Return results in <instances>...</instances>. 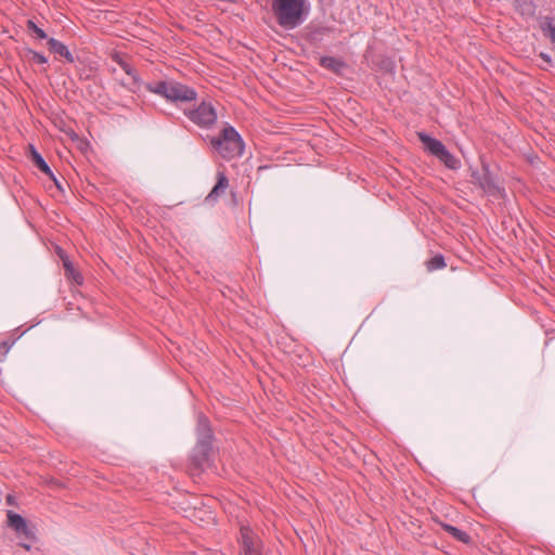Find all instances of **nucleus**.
I'll return each instance as SVG.
<instances>
[{"label": "nucleus", "instance_id": "f257e3e1", "mask_svg": "<svg viewBox=\"0 0 555 555\" xmlns=\"http://www.w3.org/2000/svg\"><path fill=\"white\" fill-rule=\"evenodd\" d=\"M271 8L278 25L293 30L307 21L311 3L309 0H272Z\"/></svg>", "mask_w": 555, "mask_h": 555}, {"label": "nucleus", "instance_id": "f03ea898", "mask_svg": "<svg viewBox=\"0 0 555 555\" xmlns=\"http://www.w3.org/2000/svg\"><path fill=\"white\" fill-rule=\"evenodd\" d=\"M144 88L149 92L175 104L189 103L197 99V92L194 88L175 79L145 82Z\"/></svg>", "mask_w": 555, "mask_h": 555}, {"label": "nucleus", "instance_id": "7ed1b4c3", "mask_svg": "<svg viewBox=\"0 0 555 555\" xmlns=\"http://www.w3.org/2000/svg\"><path fill=\"white\" fill-rule=\"evenodd\" d=\"M210 144L224 159L242 156L245 149L241 134L232 126L224 127L219 137L210 138Z\"/></svg>", "mask_w": 555, "mask_h": 555}, {"label": "nucleus", "instance_id": "20e7f679", "mask_svg": "<svg viewBox=\"0 0 555 555\" xmlns=\"http://www.w3.org/2000/svg\"><path fill=\"white\" fill-rule=\"evenodd\" d=\"M184 115L196 126L209 129L217 121V112L210 102L202 101L195 108L184 111Z\"/></svg>", "mask_w": 555, "mask_h": 555}, {"label": "nucleus", "instance_id": "39448f33", "mask_svg": "<svg viewBox=\"0 0 555 555\" xmlns=\"http://www.w3.org/2000/svg\"><path fill=\"white\" fill-rule=\"evenodd\" d=\"M470 177L472 182L478 185L483 193L495 197L503 196L504 190L498 184L495 177L490 172L488 165L483 164L481 171L473 170Z\"/></svg>", "mask_w": 555, "mask_h": 555}, {"label": "nucleus", "instance_id": "423d86ee", "mask_svg": "<svg viewBox=\"0 0 555 555\" xmlns=\"http://www.w3.org/2000/svg\"><path fill=\"white\" fill-rule=\"evenodd\" d=\"M240 543L242 555H262L261 541L248 527L241 528Z\"/></svg>", "mask_w": 555, "mask_h": 555}, {"label": "nucleus", "instance_id": "0eeeda50", "mask_svg": "<svg viewBox=\"0 0 555 555\" xmlns=\"http://www.w3.org/2000/svg\"><path fill=\"white\" fill-rule=\"evenodd\" d=\"M212 440H197L192 453V462L196 468L203 469L210 463Z\"/></svg>", "mask_w": 555, "mask_h": 555}, {"label": "nucleus", "instance_id": "6e6552de", "mask_svg": "<svg viewBox=\"0 0 555 555\" xmlns=\"http://www.w3.org/2000/svg\"><path fill=\"white\" fill-rule=\"evenodd\" d=\"M7 516L9 527L18 535L24 537L29 541H34L36 539L34 530L28 526L26 519L20 514L14 513L13 511H8Z\"/></svg>", "mask_w": 555, "mask_h": 555}, {"label": "nucleus", "instance_id": "1a4fd4ad", "mask_svg": "<svg viewBox=\"0 0 555 555\" xmlns=\"http://www.w3.org/2000/svg\"><path fill=\"white\" fill-rule=\"evenodd\" d=\"M418 138L425 145L426 150L436 157H438L447 149L441 141L431 138L427 133L420 132Z\"/></svg>", "mask_w": 555, "mask_h": 555}, {"label": "nucleus", "instance_id": "9d476101", "mask_svg": "<svg viewBox=\"0 0 555 555\" xmlns=\"http://www.w3.org/2000/svg\"><path fill=\"white\" fill-rule=\"evenodd\" d=\"M29 150H30V156H31L34 164L38 167V169L40 171H42L43 173L49 176L55 182V184L60 188V184H59L55 176L53 175L51 168L49 167V165L47 164L44 158L41 156V154L35 149L34 145H29Z\"/></svg>", "mask_w": 555, "mask_h": 555}, {"label": "nucleus", "instance_id": "9b49d317", "mask_svg": "<svg viewBox=\"0 0 555 555\" xmlns=\"http://www.w3.org/2000/svg\"><path fill=\"white\" fill-rule=\"evenodd\" d=\"M217 177H218V180H217L216 185L212 188V190L206 197L207 202L217 201L219 198V196L224 193V191L227 190V188L229 185L228 178L225 177V175L223 172L219 171Z\"/></svg>", "mask_w": 555, "mask_h": 555}, {"label": "nucleus", "instance_id": "f8f14e48", "mask_svg": "<svg viewBox=\"0 0 555 555\" xmlns=\"http://www.w3.org/2000/svg\"><path fill=\"white\" fill-rule=\"evenodd\" d=\"M47 43L51 52L65 57L68 63H74L75 59L64 43L54 38H49Z\"/></svg>", "mask_w": 555, "mask_h": 555}, {"label": "nucleus", "instance_id": "ddd939ff", "mask_svg": "<svg viewBox=\"0 0 555 555\" xmlns=\"http://www.w3.org/2000/svg\"><path fill=\"white\" fill-rule=\"evenodd\" d=\"M539 26L543 35L547 37L552 43H555V16H542L539 20Z\"/></svg>", "mask_w": 555, "mask_h": 555}, {"label": "nucleus", "instance_id": "4468645a", "mask_svg": "<svg viewBox=\"0 0 555 555\" xmlns=\"http://www.w3.org/2000/svg\"><path fill=\"white\" fill-rule=\"evenodd\" d=\"M321 66L327 68L336 74H343L347 65L340 59L334 56H323L320 61Z\"/></svg>", "mask_w": 555, "mask_h": 555}, {"label": "nucleus", "instance_id": "2eb2a0df", "mask_svg": "<svg viewBox=\"0 0 555 555\" xmlns=\"http://www.w3.org/2000/svg\"><path fill=\"white\" fill-rule=\"evenodd\" d=\"M196 431L197 440H212L209 421L204 415L198 416Z\"/></svg>", "mask_w": 555, "mask_h": 555}, {"label": "nucleus", "instance_id": "dca6fc26", "mask_svg": "<svg viewBox=\"0 0 555 555\" xmlns=\"http://www.w3.org/2000/svg\"><path fill=\"white\" fill-rule=\"evenodd\" d=\"M442 528L446 532H448L450 535H452L455 540L463 542V543H469L470 537L467 532L452 526L449 524H443Z\"/></svg>", "mask_w": 555, "mask_h": 555}, {"label": "nucleus", "instance_id": "f3484780", "mask_svg": "<svg viewBox=\"0 0 555 555\" xmlns=\"http://www.w3.org/2000/svg\"><path fill=\"white\" fill-rule=\"evenodd\" d=\"M437 158L442 162L449 169H457L460 167V160L447 149Z\"/></svg>", "mask_w": 555, "mask_h": 555}, {"label": "nucleus", "instance_id": "a211bd4d", "mask_svg": "<svg viewBox=\"0 0 555 555\" xmlns=\"http://www.w3.org/2000/svg\"><path fill=\"white\" fill-rule=\"evenodd\" d=\"M446 267L444 258L442 255H436L427 261L428 271L439 270Z\"/></svg>", "mask_w": 555, "mask_h": 555}, {"label": "nucleus", "instance_id": "6ab92c4d", "mask_svg": "<svg viewBox=\"0 0 555 555\" xmlns=\"http://www.w3.org/2000/svg\"><path fill=\"white\" fill-rule=\"evenodd\" d=\"M119 65L125 70V73L133 79L134 83H138V85L142 83V81L139 78V76L137 75V72L134 70V68H132L128 63L119 62Z\"/></svg>", "mask_w": 555, "mask_h": 555}, {"label": "nucleus", "instance_id": "aec40b11", "mask_svg": "<svg viewBox=\"0 0 555 555\" xmlns=\"http://www.w3.org/2000/svg\"><path fill=\"white\" fill-rule=\"evenodd\" d=\"M27 29L33 31L38 38L40 39H47L48 36L43 29L38 27L33 21L27 22Z\"/></svg>", "mask_w": 555, "mask_h": 555}, {"label": "nucleus", "instance_id": "412c9836", "mask_svg": "<svg viewBox=\"0 0 555 555\" xmlns=\"http://www.w3.org/2000/svg\"><path fill=\"white\" fill-rule=\"evenodd\" d=\"M27 55L29 56V59L31 61L36 62L37 64L43 65V64L48 63V59L43 54H41L35 50H28Z\"/></svg>", "mask_w": 555, "mask_h": 555}, {"label": "nucleus", "instance_id": "4be33fe9", "mask_svg": "<svg viewBox=\"0 0 555 555\" xmlns=\"http://www.w3.org/2000/svg\"><path fill=\"white\" fill-rule=\"evenodd\" d=\"M539 56L548 65V66H552L553 65V61H552V57L550 54L545 53V52H541L539 54Z\"/></svg>", "mask_w": 555, "mask_h": 555}, {"label": "nucleus", "instance_id": "5701e85b", "mask_svg": "<svg viewBox=\"0 0 555 555\" xmlns=\"http://www.w3.org/2000/svg\"><path fill=\"white\" fill-rule=\"evenodd\" d=\"M7 501H8V503H9V504H11V505H12V504L14 503V496H13V495H11V494H9V495L7 496Z\"/></svg>", "mask_w": 555, "mask_h": 555}, {"label": "nucleus", "instance_id": "b1692460", "mask_svg": "<svg viewBox=\"0 0 555 555\" xmlns=\"http://www.w3.org/2000/svg\"><path fill=\"white\" fill-rule=\"evenodd\" d=\"M22 546L26 550H30V545L29 544H26V543H22Z\"/></svg>", "mask_w": 555, "mask_h": 555}, {"label": "nucleus", "instance_id": "393cba45", "mask_svg": "<svg viewBox=\"0 0 555 555\" xmlns=\"http://www.w3.org/2000/svg\"><path fill=\"white\" fill-rule=\"evenodd\" d=\"M64 267H65L66 269H70V264H69L67 261H64Z\"/></svg>", "mask_w": 555, "mask_h": 555}, {"label": "nucleus", "instance_id": "a878e982", "mask_svg": "<svg viewBox=\"0 0 555 555\" xmlns=\"http://www.w3.org/2000/svg\"><path fill=\"white\" fill-rule=\"evenodd\" d=\"M1 347L5 348L7 346H5V344H3Z\"/></svg>", "mask_w": 555, "mask_h": 555}]
</instances>
